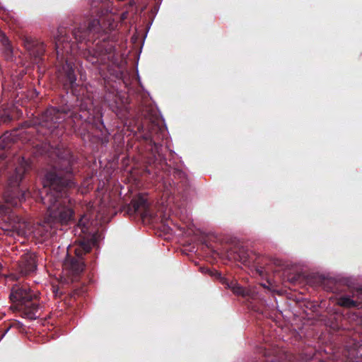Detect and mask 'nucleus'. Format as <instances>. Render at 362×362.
Wrapping results in <instances>:
<instances>
[{
  "label": "nucleus",
  "mask_w": 362,
  "mask_h": 362,
  "mask_svg": "<svg viewBox=\"0 0 362 362\" xmlns=\"http://www.w3.org/2000/svg\"><path fill=\"white\" fill-rule=\"evenodd\" d=\"M71 173L70 160L64 159L47 173L40 192L42 202L47 208V216L43 224L30 226L19 222L12 226V230L18 235L33 237L39 243H43L52 235V223H68L73 216L71 200L67 196L68 189L75 185Z\"/></svg>",
  "instance_id": "obj_1"
},
{
  "label": "nucleus",
  "mask_w": 362,
  "mask_h": 362,
  "mask_svg": "<svg viewBox=\"0 0 362 362\" xmlns=\"http://www.w3.org/2000/svg\"><path fill=\"white\" fill-rule=\"evenodd\" d=\"M83 216L79 220L74 231L78 235L74 245L67 250L68 257L64 262L62 278L65 282L74 281L76 276L83 269V263L81 257L88 252L96 243L99 235L89 231V218Z\"/></svg>",
  "instance_id": "obj_2"
},
{
  "label": "nucleus",
  "mask_w": 362,
  "mask_h": 362,
  "mask_svg": "<svg viewBox=\"0 0 362 362\" xmlns=\"http://www.w3.org/2000/svg\"><path fill=\"white\" fill-rule=\"evenodd\" d=\"M59 33L61 35L55 39L57 61L62 64V69L59 70V78L64 85L73 87L76 78L69 54H74L78 47L74 42L71 43L66 36L63 35V31H59Z\"/></svg>",
  "instance_id": "obj_3"
},
{
  "label": "nucleus",
  "mask_w": 362,
  "mask_h": 362,
  "mask_svg": "<svg viewBox=\"0 0 362 362\" xmlns=\"http://www.w3.org/2000/svg\"><path fill=\"white\" fill-rule=\"evenodd\" d=\"M18 163L15 170V175L8 178V187L4 194L6 202L13 206H17L19 203L25 199L24 192L21 194V197H16V193L23 175L29 168V163L24 158L18 157Z\"/></svg>",
  "instance_id": "obj_4"
},
{
  "label": "nucleus",
  "mask_w": 362,
  "mask_h": 362,
  "mask_svg": "<svg viewBox=\"0 0 362 362\" xmlns=\"http://www.w3.org/2000/svg\"><path fill=\"white\" fill-rule=\"evenodd\" d=\"M37 298V294L32 293L29 288H13L10 295V298L12 301L18 303L20 305H23L24 311L28 317L30 319L35 318L36 313L38 310V305L33 302V299Z\"/></svg>",
  "instance_id": "obj_5"
},
{
  "label": "nucleus",
  "mask_w": 362,
  "mask_h": 362,
  "mask_svg": "<svg viewBox=\"0 0 362 362\" xmlns=\"http://www.w3.org/2000/svg\"><path fill=\"white\" fill-rule=\"evenodd\" d=\"M65 112L64 108L61 110L55 107L49 108L42 116V125L52 132L54 129L57 127L56 124H59L64 119Z\"/></svg>",
  "instance_id": "obj_6"
},
{
  "label": "nucleus",
  "mask_w": 362,
  "mask_h": 362,
  "mask_svg": "<svg viewBox=\"0 0 362 362\" xmlns=\"http://www.w3.org/2000/svg\"><path fill=\"white\" fill-rule=\"evenodd\" d=\"M36 255L33 252H25L18 261V269L22 275H28L36 270Z\"/></svg>",
  "instance_id": "obj_7"
},
{
  "label": "nucleus",
  "mask_w": 362,
  "mask_h": 362,
  "mask_svg": "<svg viewBox=\"0 0 362 362\" xmlns=\"http://www.w3.org/2000/svg\"><path fill=\"white\" fill-rule=\"evenodd\" d=\"M102 27L100 21L94 20L90 23L87 30L79 28L75 30L73 34L76 41L82 43L83 41H90V35L99 32Z\"/></svg>",
  "instance_id": "obj_8"
},
{
  "label": "nucleus",
  "mask_w": 362,
  "mask_h": 362,
  "mask_svg": "<svg viewBox=\"0 0 362 362\" xmlns=\"http://www.w3.org/2000/svg\"><path fill=\"white\" fill-rule=\"evenodd\" d=\"M25 47L31 52V54L35 55V49H37L36 56H40L44 52V45L38 43L33 37L25 36L23 39Z\"/></svg>",
  "instance_id": "obj_9"
},
{
  "label": "nucleus",
  "mask_w": 362,
  "mask_h": 362,
  "mask_svg": "<svg viewBox=\"0 0 362 362\" xmlns=\"http://www.w3.org/2000/svg\"><path fill=\"white\" fill-rule=\"evenodd\" d=\"M132 204L136 212L146 210L148 207L147 199L145 196L139 194L132 199Z\"/></svg>",
  "instance_id": "obj_10"
},
{
  "label": "nucleus",
  "mask_w": 362,
  "mask_h": 362,
  "mask_svg": "<svg viewBox=\"0 0 362 362\" xmlns=\"http://www.w3.org/2000/svg\"><path fill=\"white\" fill-rule=\"evenodd\" d=\"M14 136H16V133L12 134H5L2 136L0 137V150L4 148H8L11 147L10 143L13 140Z\"/></svg>",
  "instance_id": "obj_11"
},
{
  "label": "nucleus",
  "mask_w": 362,
  "mask_h": 362,
  "mask_svg": "<svg viewBox=\"0 0 362 362\" xmlns=\"http://www.w3.org/2000/svg\"><path fill=\"white\" fill-rule=\"evenodd\" d=\"M338 304L340 305L341 306L347 307V308H353V307H356L358 305L357 302L353 300L349 296L341 297L338 300Z\"/></svg>",
  "instance_id": "obj_12"
},
{
  "label": "nucleus",
  "mask_w": 362,
  "mask_h": 362,
  "mask_svg": "<svg viewBox=\"0 0 362 362\" xmlns=\"http://www.w3.org/2000/svg\"><path fill=\"white\" fill-rule=\"evenodd\" d=\"M230 287H231V289L233 291V293H235L238 295H241V296L248 295V292L245 288H243V287H241L236 283L232 284Z\"/></svg>",
  "instance_id": "obj_13"
},
{
  "label": "nucleus",
  "mask_w": 362,
  "mask_h": 362,
  "mask_svg": "<svg viewBox=\"0 0 362 362\" xmlns=\"http://www.w3.org/2000/svg\"><path fill=\"white\" fill-rule=\"evenodd\" d=\"M95 54H97V56L87 57L88 61H89L92 64H97L99 63L100 61L102 62L103 59L99 58L101 55V53H95Z\"/></svg>",
  "instance_id": "obj_14"
},
{
  "label": "nucleus",
  "mask_w": 362,
  "mask_h": 362,
  "mask_svg": "<svg viewBox=\"0 0 362 362\" xmlns=\"http://www.w3.org/2000/svg\"><path fill=\"white\" fill-rule=\"evenodd\" d=\"M9 213L8 209L4 205L0 204V218H3Z\"/></svg>",
  "instance_id": "obj_15"
},
{
  "label": "nucleus",
  "mask_w": 362,
  "mask_h": 362,
  "mask_svg": "<svg viewBox=\"0 0 362 362\" xmlns=\"http://www.w3.org/2000/svg\"><path fill=\"white\" fill-rule=\"evenodd\" d=\"M127 13H123L122 14V16H121V19H122V20L125 19V18H127Z\"/></svg>",
  "instance_id": "obj_16"
},
{
  "label": "nucleus",
  "mask_w": 362,
  "mask_h": 362,
  "mask_svg": "<svg viewBox=\"0 0 362 362\" xmlns=\"http://www.w3.org/2000/svg\"><path fill=\"white\" fill-rule=\"evenodd\" d=\"M97 218L103 219V216H100V211L98 212V214L96 216Z\"/></svg>",
  "instance_id": "obj_17"
},
{
  "label": "nucleus",
  "mask_w": 362,
  "mask_h": 362,
  "mask_svg": "<svg viewBox=\"0 0 362 362\" xmlns=\"http://www.w3.org/2000/svg\"><path fill=\"white\" fill-rule=\"evenodd\" d=\"M80 117H81V118H84V119H85V120H86V119H88V117H86V115H80Z\"/></svg>",
  "instance_id": "obj_18"
},
{
  "label": "nucleus",
  "mask_w": 362,
  "mask_h": 362,
  "mask_svg": "<svg viewBox=\"0 0 362 362\" xmlns=\"http://www.w3.org/2000/svg\"><path fill=\"white\" fill-rule=\"evenodd\" d=\"M109 28L111 30V29H113L114 28V25L112 24H110L109 25Z\"/></svg>",
  "instance_id": "obj_19"
},
{
  "label": "nucleus",
  "mask_w": 362,
  "mask_h": 362,
  "mask_svg": "<svg viewBox=\"0 0 362 362\" xmlns=\"http://www.w3.org/2000/svg\"><path fill=\"white\" fill-rule=\"evenodd\" d=\"M4 121L3 118L2 117H0V122Z\"/></svg>",
  "instance_id": "obj_20"
}]
</instances>
